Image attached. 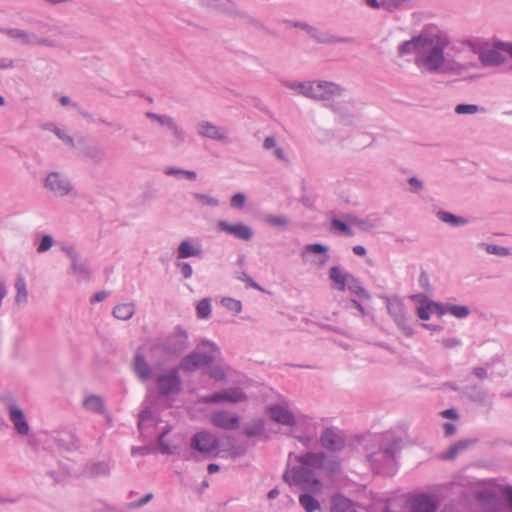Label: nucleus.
Wrapping results in <instances>:
<instances>
[{
    "mask_svg": "<svg viewBox=\"0 0 512 512\" xmlns=\"http://www.w3.org/2000/svg\"><path fill=\"white\" fill-rule=\"evenodd\" d=\"M169 130L171 131L177 145L185 141V132L176 122L173 123V126H170Z\"/></svg>",
    "mask_w": 512,
    "mask_h": 512,
    "instance_id": "6e6d98bb",
    "label": "nucleus"
},
{
    "mask_svg": "<svg viewBox=\"0 0 512 512\" xmlns=\"http://www.w3.org/2000/svg\"><path fill=\"white\" fill-rule=\"evenodd\" d=\"M82 406L85 410L96 413H105V403L101 396L96 394H87L82 400Z\"/></svg>",
    "mask_w": 512,
    "mask_h": 512,
    "instance_id": "cd10ccee",
    "label": "nucleus"
},
{
    "mask_svg": "<svg viewBox=\"0 0 512 512\" xmlns=\"http://www.w3.org/2000/svg\"><path fill=\"white\" fill-rule=\"evenodd\" d=\"M310 81H286L284 86L297 94L308 98Z\"/></svg>",
    "mask_w": 512,
    "mask_h": 512,
    "instance_id": "4c0bfd02",
    "label": "nucleus"
},
{
    "mask_svg": "<svg viewBox=\"0 0 512 512\" xmlns=\"http://www.w3.org/2000/svg\"><path fill=\"white\" fill-rule=\"evenodd\" d=\"M433 313H435L438 317H442L445 314H448L449 303H440L432 300Z\"/></svg>",
    "mask_w": 512,
    "mask_h": 512,
    "instance_id": "bf43d9fd",
    "label": "nucleus"
},
{
    "mask_svg": "<svg viewBox=\"0 0 512 512\" xmlns=\"http://www.w3.org/2000/svg\"><path fill=\"white\" fill-rule=\"evenodd\" d=\"M62 250L69 257L72 274L80 281L88 280L91 274L90 268L73 246H64Z\"/></svg>",
    "mask_w": 512,
    "mask_h": 512,
    "instance_id": "6ab92c4d",
    "label": "nucleus"
},
{
    "mask_svg": "<svg viewBox=\"0 0 512 512\" xmlns=\"http://www.w3.org/2000/svg\"><path fill=\"white\" fill-rule=\"evenodd\" d=\"M9 419L12 422L18 434L26 436L29 434L30 427L24 412L17 405H9L8 407Z\"/></svg>",
    "mask_w": 512,
    "mask_h": 512,
    "instance_id": "393cba45",
    "label": "nucleus"
},
{
    "mask_svg": "<svg viewBox=\"0 0 512 512\" xmlns=\"http://www.w3.org/2000/svg\"><path fill=\"white\" fill-rule=\"evenodd\" d=\"M176 266L179 269L181 275L185 279H189V278L192 277L193 269H192L191 265L188 262H177Z\"/></svg>",
    "mask_w": 512,
    "mask_h": 512,
    "instance_id": "13d9d810",
    "label": "nucleus"
},
{
    "mask_svg": "<svg viewBox=\"0 0 512 512\" xmlns=\"http://www.w3.org/2000/svg\"><path fill=\"white\" fill-rule=\"evenodd\" d=\"M110 472V466L106 462H97L90 466L89 473L93 476H105Z\"/></svg>",
    "mask_w": 512,
    "mask_h": 512,
    "instance_id": "49530a36",
    "label": "nucleus"
},
{
    "mask_svg": "<svg viewBox=\"0 0 512 512\" xmlns=\"http://www.w3.org/2000/svg\"><path fill=\"white\" fill-rule=\"evenodd\" d=\"M135 310L136 306L133 302L119 303L114 306L112 315L118 320L127 321L133 317Z\"/></svg>",
    "mask_w": 512,
    "mask_h": 512,
    "instance_id": "c756f323",
    "label": "nucleus"
},
{
    "mask_svg": "<svg viewBox=\"0 0 512 512\" xmlns=\"http://www.w3.org/2000/svg\"><path fill=\"white\" fill-rule=\"evenodd\" d=\"M343 88L334 82L312 80L309 85L308 98L317 101H326L340 96Z\"/></svg>",
    "mask_w": 512,
    "mask_h": 512,
    "instance_id": "2eb2a0df",
    "label": "nucleus"
},
{
    "mask_svg": "<svg viewBox=\"0 0 512 512\" xmlns=\"http://www.w3.org/2000/svg\"><path fill=\"white\" fill-rule=\"evenodd\" d=\"M436 216L440 221L450 225L451 227H461L469 223L467 218L457 216L448 211H438Z\"/></svg>",
    "mask_w": 512,
    "mask_h": 512,
    "instance_id": "7c9ffc66",
    "label": "nucleus"
},
{
    "mask_svg": "<svg viewBox=\"0 0 512 512\" xmlns=\"http://www.w3.org/2000/svg\"><path fill=\"white\" fill-rule=\"evenodd\" d=\"M196 132L202 138L210 139L224 145L232 142L229 130L226 127L219 126L208 120L199 121L196 125Z\"/></svg>",
    "mask_w": 512,
    "mask_h": 512,
    "instance_id": "4468645a",
    "label": "nucleus"
},
{
    "mask_svg": "<svg viewBox=\"0 0 512 512\" xmlns=\"http://www.w3.org/2000/svg\"><path fill=\"white\" fill-rule=\"evenodd\" d=\"M246 202V196L243 193H236L230 199L233 208L242 209Z\"/></svg>",
    "mask_w": 512,
    "mask_h": 512,
    "instance_id": "4d7b16f0",
    "label": "nucleus"
},
{
    "mask_svg": "<svg viewBox=\"0 0 512 512\" xmlns=\"http://www.w3.org/2000/svg\"><path fill=\"white\" fill-rule=\"evenodd\" d=\"M43 186L56 197H66L74 192V186L70 179L57 171L49 172L45 176Z\"/></svg>",
    "mask_w": 512,
    "mask_h": 512,
    "instance_id": "f8f14e48",
    "label": "nucleus"
},
{
    "mask_svg": "<svg viewBox=\"0 0 512 512\" xmlns=\"http://www.w3.org/2000/svg\"><path fill=\"white\" fill-rule=\"evenodd\" d=\"M221 355L218 345L208 339H202L197 348L184 356L179 362L178 369L192 373L215 362Z\"/></svg>",
    "mask_w": 512,
    "mask_h": 512,
    "instance_id": "39448f33",
    "label": "nucleus"
},
{
    "mask_svg": "<svg viewBox=\"0 0 512 512\" xmlns=\"http://www.w3.org/2000/svg\"><path fill=\"white\" fill-rule=\"evenodd\" d=\"M331 227H332V229L339 231L340 233H342L344 235H347V236L353 235V232L351 231L349 226L339 219H333L331 221Z\"/></svg>",
    "mask_w": 512,
    "mask_h": 512,
    "instance_id": "5fc2aeb1",
    "label": "nucleus"
},
{
    "mask_svg": "<svg viewBox=\"0 0 512 512\" xmlns=\"http://www.w3.org/2000/svg\"><path fill=\"white\" fill-rule=\"evenodd\" d=\"M223 402L238 403L246 400L245 393L240 388L222 390Z\"/></svg>",
    "mask_w": 512,
    "mask_h": 512,
    "instance_id": "e433bc0d",
    "label": "nucleus"
},
{
    "mask_svg": "<svg viewBox=\"0 0 512 512\" xmlns=\"http://www.w3.org/2000/svg\"><path fill=\"white\" fill-rule=\"evenodd\" d=\"M191 196L201 207L216 208L220 205V200L209 193L193 192L191 193Z\"/></svg>",
    "mask_w": 512,
    "mask_h": 512,
    "instance_id": "2f4dec72",
    "label": "nucleus"
},
{
    "mask_svg": "<svg viewBox=\"0 0 512 512\" xmlns=\"http://www.w3.org/2000/svg\"><path fill=\"white\" fill-rule=\"evenodd\" d=\"M408 184L410 191L413 193H418L424 188L423 182L417 177H410L408 179Z\"/></svg>",
    "mask_w": 512,
    "mask_h": 512,
    "instance_id": "680f3d73",
    "label": "nucleus"
},
{
    "mask_svg": "<svg viewBox=\"0 0 512 512\" xmlns=\"http://www.w3.org/2000/svg\"><path fill=\"white\" fill-rule=\"evenodd\" d=\"M388 314L392 317L398 328L408 337L413 336L414 329L408 323L407 313L403 300L398 296H383Z\"/></svg>",
    "mask_w": 512,
    "mask_h": 512,
    "instance_id": "9d476101",
    "label": "nucleus"
},
{
    "mask_svg": "<svg viewBox=\"0 0 512 512\" xmlns=\"http://www.w3.org/2000/svg\"><path fill=\"white\" fill-rule=\"evenodd\" d=\"M325 464V456L320 452H307L302 455L289 453L283 480L290 486L306 491L299 496V503L306 512L320 509V502L312 495L320 494L323 485L314 470Z\"/></svg>",
    "mask_w": 512,
    "mask_h": 512,
    "instance_id": "f03ea898",
    "label": "nucleus"
},
{
    "mask_svg": "<svg viewBox=\"0 0 512 512\" xmlns=\"http://www.w3.org/2000/svg\"><path fill=\"white\" fill-rule=\"evenodd\" d=\"M329 279L332 282V288L339 292L348 290L359 298H370V294L365 290L361 282L354 275L347 272L339 265H335L330 268Z\"/></svg>",
    "mask_w": 512,
    "mask_h": 512,
    "instance_id": "6e6552de",
    "label": "nucleus"
},
{
    "mask_svg": "<svg viewBox=\"0 0 512 512\" xmlns=\"http://www.w3.org/2000/svg\"><path fill=\"white\" fill-rule=\"evenodd\" d=\"M439 499L430 493H414L407 499L397 498L388 502L385 512H406L403 507L407 505L409 512H436L439 506Z\"/></svg>",
    "mask_w": 512,
    "mask_h": 512,
    "instance_id": "0eeeda50",
    "label": "nucleus"
},
{
    "mask_svg": "<svg viewBox=\"0 0 512 512\" xmlns=\"http://www.w3.org/2000/svg\"><path fill=\"white\" fill-rule=\"evenodd\" d=\"M363 2L371 9L393 11L408 3L409 0H363Z\"/></svg>",
    "mask_w": 512,
    "mask_h": 512,
    "instance_id": "c85d7f7f",
    "label": "nucleus"
},
{
    "mask_svg": "<svg viewBox=\"0 0 512 512\" xmlns=\"http://www.w3.org/2000/svg\"><path fill=\"white\" fill-rule=\"evenodd\" d=\"M201 402L203 403H218V402H223V396H222V391H219V392H215L211 395H208V396H204L201 398Z\"/></svg>",
    "mask_w": 512,
    "mask_h": 512,
    "instance_id": "e2e57ef3",
    "label": "nucleus"
},
{
    "mask_svg": "<svg viewBox=\"0 0 512 512\" xmlns=\"http://www.w3.org/2000/svg\"><path fill=\"white\" fill-rule=\"evenodd\" d=\"M264 221L273 227H286L289 224V220L283 215L269 214L264 217Z\"/></svg>",
    "mask_w": 512,
    "mask_h": 512,
    "instance_id": "a18cd8bd",
    "label": "nucleus"
},
{
    "mask_svg": "<svg viewBox=\"0 0 512 512\" xmlns=\"http://www.w3.org/2000/svg\"><path fill=\"white\" fill-rule=\"evenodd\" d=\"M263 148L267 151H271L272 155L280 162L289 164L290 159L285 149L279 145L277 139L274 136H267L263 141Z\"/></svg>",
    "mask_w": 512,
    "mask_h": 512,
    "instance_id": "bb28decb",
    "label": "nucleus"
},
{
    "mask_svg": "<svg viewBox=\"0 0 512 512\" xmlns=\"http://www.w3.org/2000/svg\"><path fill=\"white\" fill-rule=\"evenodd\" d=\"M448 314L457 319H464L470 315V308L466 305H457L449 303Z\"/></svg>",
    "mask_w": 512,
    "mask_h": 512,
    "instance_id": "37998d69",
    "label": "nucleus"
},
{
    "mask_svg": "<svg viewBox=\"0 0 512 512\" xmlns=\"http://www.w3.org/2000/svg\"><path fill=\"white\" fill-rule=\"evenodd\" d=\"M188 347V332L182 327L177 326L165 340H157L150 343L148 349L152 359H159L171 355H178L184 352Z\"/></svg>",
    "mask_w": 512,
    "mask_h": 512,
    "instance_id": "423d86ee",
    "label": "nucleus"
},
{
    "mask_svg": "<svg viewBox=\"0 0 512 512\" xmlns=\"http://www.w3.org/2000/svg\"><path fill=\"white\" fill-rule=\"evenodd\" d=\"M170 431V428H163L160 433H159V437H158V447H159V450L162 454H172L175 452L176 450V447L175 446H171L169 445L166 440H165V436L166 434H168V432Z\"/></svg>",
    "mask_w": 512,
    "mask_h": 512,
    "instance_id": "79ce46f5",
    "label": "nucleus"
},
{
    "mask_svg": "<svg viewBox=\"0 0 512 512\" xmlns=\"http://www.w3.org/2000/svg\"><path fill=\"white\" fill-rule=\"evenodd\" d=\"M227 368L222 364H216L208 369L210 378L216 381H223L227 376Z\"/></svg>",
    "mask_w": 512,
    "mask_h": 512,
    "instance_id": "c03bdc74",
    "label": "nucleus"
},
{
    "mask_svg": "<svg viewBox=\"0 0 512 512\" xmlns=\"http://www.w3.org/2000/svg\"><path fill=\"white\" fill-rule=\"evenodd\" d=\"M47 129L52 131L59 139H61L66 144L73 145L72 138L64 129L57 127L54 124L47 125Z\"/></svg>",
    "mask_w": 512,
    "mask_h": 512,
    "instance_id": "8fccbe9b",
    "label": "nucleus"
},
{
    "mask_svg": "<svg viewBox=\"0 0 512 512\" xmlns=\"http://www.w3.org/2000/svg\"><path fill=\"white\" fill-rule=\"evenodd\" d=\"M378 450L368 454L371 468L384 475H393L396 471V454L400 449V440L390 433L378 438Z\"/></svg>",
    "mask_w": 512,
    "mask_h": 512,
    "instance_id": "20e7f679",
    "label": "nucleus"
},
{
    "mask_svg": "<svg viewBox=\"0 0 512 512\" xmlns=\"http://www.w3.org/2000/svg\"><path fill=\"white\" fill-rule=\"evenodd\" d=\"M38 32L37 34L42 37H49L57 41L55 36L60 34V28L55 24L41 22L38 25Z\"/></svg>",
    "mask_w": 512,
    "mask_h": 512,
    "instance_id": "58836bf2",
    "label": "nucleus"
},
{
    "mask_svg": "<svg viewBox=\"0 0 512 512\" xmlns=\"http://www.w3.org/2000/svg\"><path fill=\"white\" fill-rule=\"evenodd\" d=\"M472 444L471 440H461L457 443L451 445L447 448L442 454L441 459L443 460H452L456 458L461 452L468 448L469 445Z\"/></svg>",
    "mask_w": 512,
    "mask_h": 512,
    "instance_id": "473e14b6",
    "label": "nucleus"
},
{
    "mask_svg": "<svg viewBox=\"0 0 512 512\" xmlns=\"http://www.w3.org/2000/svg\"><path fill=\"white\" fill-rule=\"evenodd\" d=\"M210 422L221 429L233 430L239 427V417L228 411H218L210 416Z\"/></svg>",
    "mask_w": 512,
    "mask_h": 512,
    "instance_id": "b1692460",
    "label": "nucleus"
},
{
    "mask_svg": "<svg viewBox=\"0 0 512 512\" xmlns=\"http://www.w3.org/2000/svg\"><path fill=\"white\" fill-rule=\"evenodd\" d=\"M204 255L202 241L198 237H187L183 239L176 251L178 260L187 258H202Z\"/></svg>",
    "mask_w": 512,
    "mask_h": 512,
    "instance_id": "a211bd4d",
    "label": "nucleus"
},
{
    "mask_svg": "<svg viewBox=\"0 0 512 512\" xmlns=\"http://www.w3.org/2000/svg\"><path fill=\"white\" fill-rule=\"evenodd\" d=\"M147 117L157 122L158 124L167 127L168 129L170 126H173V123L175 122L174 119L168 115H158L155 113H147Z\"/></svg>",
    "mask_w": 512,
    "mask_h": 512,
    "instance_id": "09e8293b",
    "label": "nucleus"
},
{
    "mask_svg": "<svg viewBox=\"0 0 512 512\" xmlns=\"http://www.w3.org/2000/svg\"><path fill=\"white\" fill-rule=\"evenodd\" d=\"M479 106L475 104H458L454 111L458 115H473L479 112Z\"/></svg>",
    "mask_w": 512,
    "mask_h": 512,
    "instance_id": "de8ad7c7",
    "label": "nucleus"
},
{
    "mask_svg": "<svg viewBox=\"0 0 512 512\" xmlns=\"http://www.w3.org/2000/svg\"><path fill=\"white\" fill-rule=\"evenodd\" d=\"M178 367L160 373L155 378L157 392L163 397H172L182 390V383Z\"/></svg>",
    "mask_w": 512,
    "mask_h": 512,
    "instance_id": "9b49d317",
    "label": "nucleus"
},
{
    "mask_svg": "<svg viewBox=\"0 0 512 512\" xmlns=\"http://www.w3.org/2000/svg\"><path fill=\"white\" fill-rule=\"evenodd\" d=\"M15 301L17 304H25L28 299V291H27V285L26 280L23 276H18L15 281Z\"/></svg>",
    "mask_w": 512,
    "mask_h": 512,
    "instance_id": "c9c22d12",
    "label": "nucleus"
},
{
    "mask_svg": "<svg viewBox=\"0 0 512 512\" xmlns=\"http://www.w3.org/2000/svg\"><path fill=\"white\" fill-rule=\"evenodd\" d=\"M291 431L303 445L308 446L316 436L317 425L312 418L298 413Z\"/></svg>",
    "mask_w": 512,
    "mask_h": 512,
    "instance_id": "f3484780",
    "label": "nucleus"
},
{
    "mask_svg": "<svg viewBox=\"0 0 512 512\" xmlns=\"http://www.w3.org/2000/svg\"><path fill=\"white\" fill-rule=\"evenodd\" d=\"M327 252L328 248L325 245L319 243L308 244L303 248L301 256L305 261L321 268L325 266L329 260Z\"/></svg>",
    "mask_w": 512,
    "mask_h": 512,
    "instance_id": "aec40b11",
    "label": "nucleus"
},
{
    "mask_svg": "<svg viewBox=\"0 0 512 512\" xmlns=\"http://www.w3.org/2000/svg\"><path fill=\"white\" fill-rule=\"evenodd\" d=\"M6 35L22 45L56 47L58 41L49 37H42L35 32L26 31L19 28H12L6 31Z\"/></svg>",
    "mask_w": 512,
    "mask_h": 512,
    "instance_id": "ddd939ff",
    "label": "nucleus"
},
{
    "mask_svg": "<svg viewBox=\"0 0 512 512\" xmlns=\"http://www.w3.org/2000/svg\"><path fill=\"white\" fill-rule=\"evenodd\" d=\"M350 223L364 231H369L374 228V224L368 218L362 219L353 217L350 219Z\"/></svg>",
    "mask_w": 512,
    "mask_h": 512,
    "instance_id": "864d4df0",
    "label": "nucleus"
},
{
    "mask_svg": "<svg viewBox=\"0 0 512 512\" xmlns=\"http://www.w3.org/2000/svg\"><path fill=\"white\" fill-rule=\"evenodd\" d=\"M486 250L490 254H496V255H502V256L509 254V251L507 248L500 247L497 245H488Z\"/></svg>",
    "mask_w": 512,
    "mask_h": 512,
    "instance_id": "338daca9",
    "label": "nucleus"
},
{
    "mask_svg": "<svg viewBox=\"0 0 512 512\" xmlns=\"http://www.w3.org/2000/svg\"><path fill=\"white\" fill-rule=\"evenodd\" d=\"M314 40L322 44L351 43L352 39L348 37H338L329 32L321 31L309 25L301 26Z\"/></svg>",
    "mask_w": 512,
    "mask_h": 512,
    "instance_id": "4be33fe9",
    "label": "nucleus"
},
{
    "mask_svg": "<svg viewBox=\"0 0 512 512\" xmlns=\"http://www.w3.org/2000/svg\"><path fill=\"white\" fill-rule=\"evenodd\" d=\"M201 402L203 403H218V402H223V396H222V391H219V392H215L211 395H208V396H204L201 398Z\"/></svg>",
    "mask_w": 512,
    "mask_h": 512,
    "instance_id": "0e129e2a",
    "label": "nucleus"
},
{
    "mask_svg": "<svg viewBox=\"0 0 512 512\" xmlns=\"http://www.w3.org/2000/svg\"><path fill=\"white\" fill-rule=\"evenodd\" d=\"M154 420L149 408L143 409L139 414L138 427L142 435L151 436L150 428L153 426Z\"/></svg>",
    "mask_w": 512,
    "mask_h": 512,
    "instance_id": "72a5a7b5",
    "label": "nucleus"
},
{
    "mask_svg": "<svg viewBox=\"0 0 512 512\" xmlns=\"http://www.w3.org/2000/svg\"><path fill=\"white\" fill-rule=\"evenodd\" d=\"M237 279L247 283L250 287L260 290V286L252 280V278L245 272L238 273Z\"/></svg>",
    "mask_w": 512,
    "mask_h": 512,
    "instance_id": "69168bd1",
    "label": "nucleus"
},
{
    "mask_svg": "<svg viewBox=\"0 0 512 512\" xmlns=\"http://www.w3.org/2000/svg\"><path fill=\"white\" fill-rule=\"evenodd\" d=\"M351 506V500L342 494L333 495L331 498V512H347Z\"/></svg>",
    "mask_w": 512,
    "mask_h": 512,
    "instance_id": "f704fd0d",
    "label": "nucleus"
},
{
    "mask_svg": "<svg viewBox=\"0 0 512 512\" xmlns=\"http://www.w3.org/2000/svg\"><path fill=\"white\" fill-rule=\"evenodd\" d=\"M217 228L221 232L234 236L235 238L243 241L251 240L254 235L252 228L241 222L229 223L225 220H220L217 223Z\"/></svg>",
    "mask_w": 512,
    "mask_h": 512,
    "instance_id": "412c9836",
    "label": "nucleus"
},
{
    "mask_svg": "<svg viewBox=\"0 0 512 512\" xmlns=\"http://www.w3.org/2000/svg\"><path fill=\"white\" fill-rule=\"evenodd\" d=\"M410 299L417 303L418 306H424L425 304L429 303L430 301H432L430 298H428L426 295L424 294H414V295H411L410 296Z\"/></svg>",
    "mask_w": 512,
    "mask_h": 512,
    "instance_id": "774afa93",
    "label": "nucleus"
},
{
    "mask_svg": "<svg viewBox=\"0 0 512 512\" xmlns=\"http://www.w3.org/2000/svg\"><path fill=\"white\" fill-rule=\"evenodd\" d=\"M480 512H512V486L490 480L474 492Z\"/></svg>",
    "mask_w": 512,
    "mask_h": 512,
    "instance_id": "7ed1b4c3",
    "label": "nucleus"
},
{
    "mask_svg": "<svg viewBox=\"0 0 512 512\" xmlns=\"http://www.w3.org/2000/svg\"><path fill=\"white\" fill-rule=\"evenodd\" d=\"M218 446L219 443L217 437L207 431H199L195 433L190 440L191 449L205 457L216 455Z\"/></svg>",
    "mask_w": 512,
    "mask_h": 512,
    "instance_id": "dca6fc26",
    "label": "nucleus"
},
{
    "mask_svg": "<svg viewBox=\"0 0 512 512\" xmlns=\"http://www.w3.org/2000/svg\"><path fill=\"white\" fill-rule=\"evenodd\" d=\"M397 52L400 57L414 55V65L422 73L471 78L480 67H498L507 56L512 58V42L474 35L451 41L446 30L427 24Z\"/></svg>",
    "mask_w": 512,
    "mask_h": 512,
    "instance_id": "f257e3e1",
    "label": "nucleus"
},
{
    "mask_svg": "<svg viewBox=\"0 0 512 512\" xmlns=\"http://www.w3.org/2000/svg\"><path fill=\"white\" fill-rule=\"evenodd\" d=\"M211 300L204 298L196 304V315L199 319H208L211 315Z\"/></svg>",
    "mask_w": 512,
    "mask_h": 512,
    "instance_id": "ea45409f",
    "label": "nucleus"
},
{
    "mask_svg": "<svg viewBox=\"0 0 512 512\" xmlns=\"http://www.w3.org/2000/svg\"><path fill=\"white\" fill-rule=\"evenodd\" d=\"M297 414L291 403L284 398L266 407V415L270 420L290 428L296 423Z\"/></svg>",
    "mask_w": 512,
    "mask_h": 512,
    "instance_id": "1a4fd4ad",
    "label": "nucleus"
},
{
    "mask_svg": "<svg viewBox=\"0 0 512 512\" xmlns=\"http://www.w3.org/2000/svg\"><path fill=\"white\" fill-rule=\"evenodd\" d=\"M220 304L228 311L233 312L234 314H239L242 312L243 306L242 302L238 299L232 297H223L220 300Z\"/></svg>",
    "mask_w": 512,
    "mask_h": 512,
    "instance_id": "a19ab883",
    "label": "nucleus"
},
{
    "mask_svg": "<svg viewBox=\"0 0 512 512\" xmlns=\"http://www.w3.org/2000/svg\"><path fill=\"white\" fill-rule=\"evenodd\" d=\"M321 445L328 450L338 451L344 447V437L342 433L335 428L325 429L320 437Z\"/></svg>",
    "mask_w": 512,
    "mask_h": 512,
    "instance_id": "5701e85b",
    "label": "nucleus"
},
{
    "mask_svg": "<svg viewBox=\"0 0 512 512\" xmlns=\"http://www.w3.org/2000/svg\"><path fill=\"white\" fill-rule=\"evenodd\" d=\"M53 244H54V239L52 238V236L43 235L39 240L36 250L38 253H44V252L48 251L49 249H51Z\"/></svg>",
    "mask_w": 512,
    "mask_h": 512,
    "instance_id": "603ef678",
    "label": "nucleus"
},
{
    "mask_svg": "<svg viewBox=\"0 0 512 512\" xmlns=\"http://www.w3.org/2000/svg\"><path fill=\"white\" fill-rule=\"evenodd\" d=\"M415 312L419 319L424 321L429 320L431 314L433 313L432 301L425 304L424 306H417Z\"/></svg>",
    "mask_w": 512,
    "mask_h": 512,
    "instance_id": "3c124183",
    "label": "nucleus"
},
{
    "mask_svg": "<svg viewBox=\"0 0 512 512\" xmlns=\"http://www.w3.org/2000/svg\"><path fill=\"white\" fill-rule=\"evenodd\" d=\"M440 343L444 348L452 349L460 346L462 344V341L457 337H446L441 339Z\"/></svg>",
    "mask_w": 512,
    "mask_h": 512,
    "instance_id": "052dcab7",
    "label": "nucleus"
},
{
    "mask_svg": "<svg viewBox=\"0 0 512 512\" xmlns=\"http://www.w3.org/2000/svg\"><path fill=\"white\" fill-rule=\"evenodd\" d=\"M133 371L143 382L148 381L152 376V367L146 360L143 353L137 351L133 359Z\"/></svg>",
    "mask_w": 512,
    "mask_h": 512,
    "instance_id": "a878e982",
    "label": "nucleus"
}]
</instances>
